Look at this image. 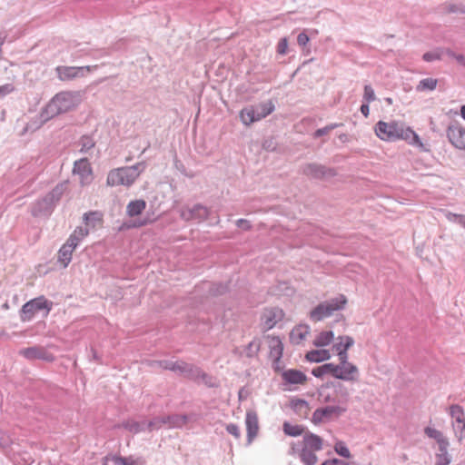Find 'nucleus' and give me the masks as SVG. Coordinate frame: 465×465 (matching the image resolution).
Returning a JSON list of instances; mask_svg holds the SVG:
<instances>
[{
	"label": "nucleus",
	"instance_id": "nucleus-1",
	"mask_svg": "<svg viewBox=\"0 0 465 465\" xmlns=\"http://www.w3.org/2000/svg\"><path fill=\"white\" fill-rule=\"evenodd\" d=\"M82 102V96L79 92L63 91L56 94L49 103L42 109L38 115V120L31 121L25 131H35L45 123L56 115L68 113L78 107Z\"/></svg>",
	"mask_w": 465,
	"mask_h": 465
},
{
	"label": "nucleus",
	"instance_id": "nucleus-2",
	"mask_svg": "<svg viewBox=\"0 0 465 465\" xmlns=\"http://www.w3.org/2000/svg\"><path fill=\"white\" fill-rule=\"evenodd\" d=\"M376 135L386 142H395L398 140H405L410 144L423 148V143L420 140L418 134L403 123L391 121H379L374 128Z\"/></svg>",
	"mask_w": 465,
	"mask_h": 465
},
{
	"label": "nucleus",
	"instance_id": "nucleus-3",
	"mask_svg": "<svg viewBox=\"0 0 465 465\" xmlns=\"http://www.w3.org/2000/svg\"><path fill=\"white\" fill-rule=\"evenodd\" d=\"M146 164L144 162L137 163L132 166L116 168L109 172L106 179L108 186H130L144 171Z\"/></svg>",
	"mask_w": 465,
	"mask_h": 465
},
{
	"label": "nucleus",
	"instance_id": "nucleus-4",
	"mask_svg": "<svg viewBox=\"0 0 465 465\" xmlns=\"http://www.w3.org/2000/svg\"><path fill=\"white\" fill-rule=\"evenodd\" d=\"M148 365L151 368H162L163 370H170L175 373L181 374L191 380L198 381L204 379L206 374L198 367L186 363L184 361H150Z\"/></svg>",
	"mask_w": 465,
	"mask_h": 465
},
{
	"label": "nucleus",
	"instance_id": "nucleus-5",
	"mask_svg": "<svg viewBox=\"0 0 465 465\" xmlns=\"http://www.w3.org/2000/svg\"><path fill=\"white\" fill-rule=\"evenodd\" d=\"M148 365L151 368H162L163 370H170L175 373L181 374L191 380L198 381L204 379L206 374L198 367L186 363L184 361H150Z\"/></svg>",
	"mask_w": 465,
	"mask_h": 465
},
{
	"label": "nucleus",
	"instance_id": "nucleus-6",
	"mask_svg": "<svg viewBox=\"0 0 465 465\" xmlns=\"http://www.w3.org/2000/svg\"><path fill=\"white\" fill-rule=\"evenodd\" d=\"M64 192V184H57L45 197L36 201L31 208L34 216H48Z\"/></svg>",
	"mask_w": 465,
	"mask_h": 465
},
{
	"label": "nucleus",
	"instance_id": "nucleus-7",
	"mask_svg": "<svg viewBox=\"0 0 465 465\" xmlns=\"http://www.w3.org/2000/svg\"><path fill=\"white\" fill-rule=\"evenodd\" d=\"M274 104L272 101H266L255 105L244 107L240 112V119L244 125H250L271 114L274 111Z\"/></svg>",
	"mask_w": 465,
	"mask_h": 465
},
{
	"label": "nucleus",
	"instance_id": "nucleus-8",
	"mask_svg": "<svg viewBox=\"0 0 465 465\" xmlns=\"http://www.w3.org/2000/svg\"><path fill=\"white\" fill-rule=\"evenodd\" d=\"M346 302V298L343 295L323 302L311 311L310 318L313 322L322 321L332 315L334 312L341 310Z\"/></svg>",
	"mask_w": 465,
	"mask_h": 465
},
{
	"label": "nucleus",
	"instance_id": "nucleus-9",
	"mask_svg": "<svg viewBox=\"0 0 465 465\" xmlns=\"http://www.w3.org/2000/svg\"><path fill=\"white\" fill-rule=\"evenodd\" d=\"M50 309L47 301L44 297H38L23 305L20 317L23 322H27L32 320L37 312L45 311L47 313Z\"/></svg>",
	"mask_w": 465,
	"mask_h": 465
},
{
	"label": "nucleus",
	"instance_id": "nucleus-10",
	"mask_svg": "<svg viewBox=\"0 0 465 465\" xmlns=\"http://www.w3.org/2000/svg\"><path fill=\"white\" fill-rule=\"evenodd\" d=\"M346 411L347 409L345 407L338 405L318 408L312 413V421L316 425L324 423L331 420L333 418L340 417Z\"/></svg>",
	"mask_w": 465,
	"mask_h": 465
},
{
	"label": "nucleus",
	"instance_id": "nucleus-11",
	"mask_svg": "<svg viewBox=\"0 0 465 465\" xmlns=\"http://www.w3.org/2000/svg\"><path fill=\"white\" fill-rule=\"evenodd\" d=\"M97 68L94 66H57L55 68L57 77L61 81H71L75 78L83 77L90 73L93 69Z\"/></svg>",
	"mask_w": 465,
	"mask_h": 465
},
{
	"label": "nucleus",
	"instance_id": "nucleus-12",
	"mask_svg": "<svg viewBox=\"0 0 465 465\" xmlns=\"http://www.w3.org/2000/svg\"><path fill=\"white\" fill-rule=\"evenodd\" d=\"M332 376L345 381H357L360 376L359 369L353 363L333 364Z\"/></svg>",
	"mask_w": 465,
	"mask_h": 465
},
{
	"label": "nucleus",
	"instance_id": "nucleus-13",
	"mask_svg": "<svg viewBox=\"0 0 465 465\" xmlns=\"http://www.w3.org/2000/svg\"><path fill=\"white\" fill-rule=\"evenodd\" d=\"M209 215L207 207L202 204H194L193 206H184L180 210V216L184 221L203 222Z\"/></svg>",
	"mask_w": 465,
	"mask_h": 465
},
{
	"label": "nucleus",
	"instance_id": "nucleus-14",
	"mask_svg": "<svg viewBox=\"0 0 465 465\" xmlns=\"http://www.w3.org/2000/svg\"><path fill=\"white\" fill-rule=\"evenodd\" d=\"M74 175H77L82 186L90 184L93 181V172L90 163L86 158H82L74 162Z\"/></svg>",
	"mask_w": 465,
	"mask_h": 465
},
{
	"label": "nucleus",
	"instance_id": "nucleus-15",
	"mask_svg": "<svg viewBox=\"0 0 465 465\" xmlns=\"http://www.w3.org/2000/svg\"><path fill=\"white\" fill-rule=\"evenodd\" d=\"M245 427L247 431V444L251 445L258 436L260 425L258 414L253 410H248L245 415Z\"/></svg>",
	"mask_w": 465,
	"mask_h": 465
},
{
	"label": "nucleus",
	"instance_id": "nucleus-16",
	"mask_svg": "<svg viewBox=\"0 0 465 465\" xmlns=\"http://www.w3.org/2000/svg\"><path fill=\"white\" fill-rule=\"evenodd\" d=\"M302 173L308 177L322 179L335 175V171L318 163H307L302 167Z\"/></svg>",
	"mask_w": 465,
	"mask_h": 465
},
{
	"label": "nucleus",
	"instance_id": "nucleus-17",
	"mask_svg": "<svg viewBox=\"0 0 465 465\" xmlns=\"http://www.w3.org/2000/svg\"><path fill=\"white\" fill-rule=\"evenodd\" d=\"M447 137L459 150H465V128L459 124H450L447 129Z\"/></svg>",
	"mask_w": 465,
	"mask_h": 465
},
{
	"label": "nucleus",
	"instance_id": "nucleus-18",
	"mask_svg": "<svg viewBox=\"0 0 465 465\" xmlns=\"http://www.w3.org/2000/svg\"><path fill=\"white\" fill-rule=\"evenodd\" d=\"M452 454L450 451V441L438 431V465H450Z\"/></svg>",
	"mask_w": 465,
	"mask_h": 465
},
{
	"label": "nucleus",
	"instance_id": "nucleus-19",
	"mask_svg": "<svg viewBox=\"0 0 465 465\" xmlns=\"http://www.w3.org/2000/svg\"><path fill=\"white\" fill-rule=\"evenodd\" d=\"M19 354L30 361L44 360L51 361L54 360V357L51 353H49L45 348L38 346L22 349L19 351Z\"/></svg>",
	"mask_w": 465,
	"mask_h": 465
},
{
	"label": "nucleus",
	"instance_id": "nucleus-20",
	"mask_svg": "<svg viewBox=\"0 0 465 465\" xmlns=\"http://www.w3.org/2000/svg\"><path fill=\"white\" fill-rule=\"evenodd\" d=\"M282 317V310L279 308L266 309L262 315V324L265 330H271Z\"/></svg>",
	"mask_w": 465,
	"mask_h": 465
},
{
	"label": "nucleus",
	"instance_id": "nucleus-21",
	"mask_svg": "<svg viewBox=\"0 0 465 465\" xmlns=\"http://www.w3.org/2000/svg\"><path fill=\"white\" fill-rule=\"evenodd\" d=\"M323 446V440L322 439L312 432H307L303 436V448L313 450V451H319L322 450Z\"/></svg>",
	"mask_w": 465,
	"mask_h": 465
},
{
	"label": "nucleus",
	"instance_id": "nucleus-22",
	"mask_svg": "<svg viewBox=\"0 0 465 465\" xmlns=\"http://www.w3.org/2000/svg\"><path fill=\"white\" fill-rule=\"evenodd\" d=\"M89 234V229L87 227L78 226L74 229L73 233L69 236L66 244H69L73 249H76V247L83 242V240Z\"/></svg>",
	"mask_w": 465,
	"mask_h": 465
},
{
	"label": "nucleus",
	"instance_id": "nucleus-23",
	"mask_svg": "<svg viewBox=\"0 0 465 465\" xmlns=\"http://www.w3.org/2000/svg\"><path fill=\"white\" fill-rule=\"evenodd\" d=\"M282 379L290 384H302L306 381V375L297 370H287L282 372Z\"/></svg>",
	"mask_w": 465,
	"mask_h": 465
},
{
	"label": "nucleus",
	"instance_id": "nucleus-24",
	"mask_svg": "<svg viewBox=\"0 0 465 465\" xmlns=\"http://www.w3.org/2000/svg\"><path fill=\"white\" fill-rule=\"evenodd\" d=\"M116 427H123L134 434L147 430L146 420L137 421L134 420H128L124 421L122 424L117 425Z\"/></svg>",
	"mask_w": 465,
	"mask_h": 465
},
{
	"label": "nucleus",
	"instance_id": "nucleus-25",
	"mask_svg": "<svg viewBox=\"0 0 465 465\" xmlns=\"http://www.w3.org/2000/svg\"><path fill=\"white\" fill-rule=\"evenodd\" d=\"M146 207V202L139 199L131 201L126 206V214L129 217H135L141 214Z\"/></svg>",
	"mask_w": 465,
	"mask_h": 465
},
{
	"label": "nucleus",
	"instance_id": "nucleus-26",
	"mask_svg": "<svg viewBox=\"0 0 465 465\" xmlns=\"http://www.w3.org/2000/svg\"><path fill=\"white\" fill-rule=\"evenodd\" d=\"M310 333L308 325H299L295 327L290 333V339L292 343L299 344Z\"/></svg>",
	"mask_w": 465,
	"mask_h": 465
},
{
	"label": "nucleus",
	"instance_id": "nucleus-27",
	"mask_svg": "<svg viewBox=\"0 0 465 465\" xmlns=\"http://www.w3.org/2000/svg\"><path fill=\"white\" fill-rule=\"evenodd\" d=\"M283 344L278 337H273L270 341V356L274 361H279L282 356Z\"/></svg>",
	"mask_w": 465,
	"mask_h": 465
},
{
	"label": "nucleus",
	"instance_id": "nucleus-28",
	"mask_svg": "<svg viewBox=\"0 0 465 465\" xmlns=\"http://www.w3.org/2000/svg\"><path fill=\"white\" fill-rule=\"evenodd\" d=\"M163 418L169 428H182L188 422V416L184 414H173Z\"/></svg>",
	"mask_w": 465,
	"mask_h": 465
},
{
	"label": "nucleus",
	"instance_id": "nucleus-29",
	"mask_svg": "<svg viewBox=\"0 0 465 465\" xmlns=\"http://www.w3.org/2000/svg\"><path fill=\"white\" fill-rule=\"evenodd\" d=\"M74 249L70 247L69 244L64 243L58 252V262L66 268L72 261V254Z\"/></svg>",
	"mask_w": 465,
	"mask_h": 465
},
{
	"label": "nucleus",
	"instance_id": "nucleus-30",
	"mask_svg": "<svg viewBox=\"0 0 465 465\" xmlns=\"http://www.w3.org/2000/svg\"><path fill=\"white\" fill-rule=\"evenodd\" d=\"M307 361L311 362H321L327 361L331 358V353L328 350H312L306 354Z\"/></svg>",
	"mask_w": 465,
	"mask_h": 465
},
{
	"label": "nucleus",
	"instance_id": "nucleus-31",
	"mask_svg": "<svg viewBox=\"0 0 465 465\" xmlns=\"http://www.w3.org/2000/svg\"><path fill=\"white\" fill-rule=\"evenodd\" d=\"M291 408L301 417H306L309 412V403L305 400L293 399L291 401Z\"/></svg>",
	"mask_w": 465,
	"mask_h": 465
},
{
	"label": "nucleus",
	"instance_id": "nucleus-32",
	"mask_svg": "<svg viewBox=\"0 0 465 465\" xmlns=\"http://www.w3.org/2000/svg\"><path fill=\"white\" fill-rule=\"evenodd\" d=\"M334 334L331 331H322L313 341L316 347H324L329 345L333 340Z\"/></svg>",
	"mask_w": 465,
	"mask_h": 465
},
{
	"label": "nucleus",
	"instance_id": "nucleus-33",
	"mask_svg": "<svg viewBox=\"0 0 465 465\" xmlns=\"http://www.w3.org/2000/svg\"><path fill=\"white\" fill-rule=\"evenodd\" d=\"M315 452L302 447L300 452V459L302 463L305 465H315L318 462Z\"/></svg>",
	"mask_w": 465,
	"mask_h": 465
},
{
	"label": "nucleus",
	"instance_id": "nucleus-34",
	"mask_svg": "<svg viewBox=\"0 0 465 465\" xmlns=\"http://www.w3.org/2000/svg\"><path fill=\"white\" fill-rule=\"evenodd\" d=\"M449 413L450 417L453 419L452 423H461L465 421V415L463 409L457 404H453L449 407Z\"/></svg>",
	"mask_w": 465,
	"mask_h": 465
},
{
	"label": "nucleus",
	"instance_id": "nucleus-35",
	"mask_svg": "<svg viewBox=\"0 0 465 465\" xmlns=\"http://www.w3.org/2000/svg\"><path fill=\"white\" fill-rule=\"evenodd\" d=\"M283 432L292 437H297L302 434L303 428L300 425H292L288 421H285L282 425Z\"/></svg>",
	"mask_w": 465,
	"mask_h": 465
},
{
	"label": "nucleus",
	"instance_id": "nucleus-36",
	"mask_svg": "<svg viewBox=\"0 0 465 465\" xmlns=\"http://www.w3.org/2000/svg\"><path fill=\"white\" fill-rule=\"evenodd\" d=\"M436 88V79L426 78L420 81L416 86L417 92L433 91Z\"/></svg>",
	"mask_w": 465,
	"mask_h": 465
},
{
	"label": "nucleus",
	"instance_id": "nucleus-37",
	"mask_svg": "<svg viewBox=\"0 0 465 465\" xmlns=\"http://www.w3.org/2000/svg\"><path fill=\"white\" fill-rule=\"evenodd\" d=\"M84 223L86 226L94 227L97 222L101 221V214L98 212L85 213L83 216Z\"/></svg>",
	"mask_w": 465,
	"mask_h": 465
},
{
	"label": "nucleus",
	"instance_id": "nucleus-38",
	"mask_svg": "<svg viewBox=\"0 0 465 465\" xmlns=\"http://www.w3.org/2000/svg\"><path fill=\"white\" fill-rule=\"evenodd\" d=\"M312 373L317 378H322L325 374H331L332 376V363H325L322 366L314 368Z\"/></svg>",
	"mask_w": 465,
	"mask_h": 465
},
{
	"label": "nucleus",
	"instance_id": "nucleus-39",
	"mask_svg": "<svg viewBox=\"0 0 465 465\" xmlns=\"http://www.w3.org/2000/svg\"><path fill=\"white\" fill-rule=\"evenodd\" d=\"M444 57H454L460 64L464 66L465 56L461 54L454 55L453 53L449 49H438V60L443 59Z\"/></svg>",
	"mask_w": 465,
	"mask_h": 465
},
{
	"label": "nucleus",
	"instance_id": "nucleus-40",
	"mask_svg": "<svg viewBox=\"0 0 465 465\" xmlns=\"http://www.w3.org/2000/svg\"><path fill=\"white\" fill-rule=\"evenodd\" d=\"M444 57H454L460 64L464 66L465 56L461 54L454 55L453 53L449 49H438V60L443 59Z\"/></svg>",
	"mask_w": 465,
	"mask_h": 465
},
{
	"label": "nucleus",
	"instance_id": "nucleus-41",
	"mask_svg": "<svg viewBox=\"0 0 465 465\" xmlns=\"http://www.w3.org/2000/svg\"><path fill=\"white\" fill-rule=\"evenodd\" d=\"M334 450L338 455L343 458L350 459L351 457V451L343 441H337L334 445Z\"/></svg>",
	"mask_w": 465,
	"mask_h": 465
},
{
	"label": "nucleus",
	"instance_id": "nucleus-42",
	"mask_svg": "<svg viewBox=\"0 0 465 465\" xmlns=\"http://www.w3.org/2000/svg\"><path fill=\"white\" fill-rule=\"evenodd\" d=\"M79 144L80 152L85 153L94 146V141L90 136H83Z\"/></svg>",
	"mask_w": 465,
	"mask_h": 465
},
{
	"label": "nucleus",
	"instance_id": "nucleus-43",
	"mask_svg": "<svg viewBox=\"0 0 465 465\" xmlns=\"http://www.w3.org/2000/svg\"><path fill=\"white\" fill-rule=\"evenodd\" d=\"M442 8L447 13H460L465 14V5H456L452 3H446L442 5Z\"/></svg>",
	"mask_w": 465,
	"mask_h": 465
},
{
	"label": "nucleus",
	"instance_id": "nucleus-44",
	"mask_svg": "<svg viewBox=\"0 0 465 465\" xmlns=\"http://www.w3.org/2000/svg\"><path fill=\"white\" fill-rule=\"evenodd\" d=\"M165 424L163 417H156L150 421H146V429L148 431L159 430L162 425Z\"/></svg>",
	"mask_w": 465,
	"mask_h": 465
},
{
	"label": "nucleus",
	"instance_id": "nucleus-45",
	"mask_svg": "<svg viewBox=\"0 0 465 465\" xmlns=\"http://www.w3.org/2000/svg\"><path fill=\"white\" fill-rule=\"evenodd\" d=\"M341 345H342L341 342H336L333 345V348L337 351V354L339 357L340 362L338 364L350 363V361H348V353H347V351H344V350H341Z\"/></svg>",
	"mask_w": 465,
	"mask_h": 465
},
{
	"label": "nucleus",
	"instance_id": "nucleus-46",
	"mask_svg": "<svg viewBox=\"0 0 465 465\" xmlns=\"http://www.w3.org/2000/svg\"><path fill=\"white\" fill-rule=\"evenodd\" d=\"M456 437L460 441L465 439V420L461 423H452Z\"/></svg>",
	"mask_w": 465,
	"mask_h": 465
},
{
	"label": "nucleus",
	"instance_id": "nucleus-47",
	"mask_svg": "<svg viewBox=\"0 0 465 465\" xmlns=\"http://www.w3.org/2000/svg\"><path fill=\"white\" fill-rule=\"evenodd\" d=\"M340 124H331L329 125H326L325 127L323 128H320L318 130L315 131V133L313 134V137L314 138H319L322 135H326L328 134L331 130L335 129L336 127H338Z\"/></svg>",
	"mask_w": 465,
	"mask_h": 465
},
{
	"label": "nucleus",
	"instance_id": "nucleus-48",
	"mask_svg": "<svg viewBox=\"0 0 465 465\" xmlns=\"http://www.w3.org/2000/svg\"><path fill=\"white\" fill-rule=\"evenodd\" d=\"M375 99L376 96L373 88L371 85L366 84L364 86L363 100L366 103H371L375 101Z\"/></svg>",
	"mask_w": 465,
	"mask_h": 465
},
{
	"label": "nucleus",
	"instance_id": "nucleus-49",
	"mask_svg": "<svg viewBox=\"0 0 465 465\" xmlns=\"http://www.w3.org/2000/svg\"><path fill=\"white\" fill-rule=\"evenodd\" d=\"M260 350V343L256 341H251L246 348V355L248 357H253L257 354Z\"/></svg>",
	"mask_w": 465,
	"mask_h": 465
},
{
	"label": "nucleus",
	"instance_id": "nucleus-50",
	"mask_svg": "<svg viewBox=\"0 0 465 465\" xmlns=\"http://www.w3.org/2000/svg\"><path fill=\"white\" fill-rule=\"evenodd\" d=\"M338 340L342 343L341 350L344 351H347L354 344V340L351 336H340Z\"/></svg>",
	"mask_w": 465,
	"mask_h": 465
},
{
	"label": "nucleus",
	"instance_id": "nucleus-51",
	"mask_svg": "<svg viewBox=\"0 0 465 465\" xmlns=\"http://www.w3.org/2000/svg\"><path fill=\"white\" fill-rule=\"evenodd\" d=\"M114 463L117 465H137V461L132 457H115Z\"/></svg>",
	"mask_w": 465,
	"mask_h": 465
},
{
	"label": "nucleus",
	"instance_id": "nucleus-52",
	"mask_svg": "<svg viewBox=\"0 0 465 465\" xmlns=\"http://www.w3.org/2000/svg\"><path fill=\"white\" fill-rule=\"evenodd\" d=\"M226 431L235 437L236 439H239L241 437V430L238 425L234 423H229L226 425Z\"/></svg>",
	"mask_w": 465,
	"mask_h": 465
},
{
	"label": "nucleus",
	"instance_id": "nucleus-53",
	"mask_svg": "<svg viewBox=\"0 0 465 465\" xmlns=\"http://www.w3.org/2000/svg\"><path fill=\"white\" fill-rule=\"evenodd\" d=\"M288 50V40L286 37L282 38L277 45V53L279 54H285Z\"/></svg>",
	"mask_w": 465,
	"mask_h": 465
},
{
	"label": "nucleus",
	"instance_id": "nucleus-54",
	"mask_svg": "<svg viewBox=\"0 0 465 465\" xmlns=\"http://www.w3.org/2000/svg\"><path fill=\"white\" fill-rule=\"evenodd\" d=\"M322 465H349L347 461L339 459H330L322 463Z\"/></svg>",
	"mask_w": 465,
	"mask_h": 465
},
{
	"label": "nucleus",
	"instance_id": "nucleus-55",
	"mask_svg": "<svg viewBox=\"0 0 465 465\" xmlns=\"http://www.w3.org/2000/svg\"><path fill=\"white\" fill-rule=\"evenodd\" d=\"M309 40V36L303 32L300 33L297 36V43L301 46H305L308 44Z\"/></svg>",
	"mask_w": 465,
	"mask_h": 465
},
{
	"label": "nucleus",
	"instance_id": "nucleus-56",
	"mask_svg": "<svg viewBox=\"0 0 465 465\" xmlns=\"http://www.w3.org/2000/svg\"><path fill=\"white\" fill-rule=\"evenodd\" d=\"M236 225L237 227L244 230V231H248L251 229V223L248 220H245V219H239L236 221Z\"/></svg>",
	"mask_w": 465,
	"mask_h": 465
},
{
	"label": "nucleus",
	"instance_id": "nucleus-57",
	"mask_svg": "<svg viewBox=\"0 0 465 465\" xmlns=\"http://www.w3.org/2000/svg\"><path fill=\"white\" fill-rule=\"evenodd\" d=\"M336 391L344 399V401H348L350 394L348 390L342 384H339Z\"/></svg>",
	"mask_w": 465,
	"mask_h": 465
},
{
	"label": "nucleus",
	"instance_id": "nucleus-58",
	"mask_svg": "<svg viewBox=\"0 0 465 465\" xmlns=\"http://www.w3.org/2000/svg\"><path fill=\"white\" fill-rule=\"evenodd\" d=\"M12 90L13 88L9 84L0 86V97L9 94Z\"/></svg>",
	"mask_w": 465,
	"mask_h": 465
},
{
	"label": "nucleus",
	"instance_id": "nucleus-59",
	"mask_svg": "<svg viewBox=\"0 0 465 465\" xmlns=\"http://www.w3.org/2000/svg\"><path fill=\"white\" fill-rule=\"evenodd\" d=\"M369 103H366V104H362L361 106V113L365 116L367 117L370 114V107H369Z\"/></svg>",
	"mask_w": 465,
	"mask_h": 465
},
{
	"label": "nucleus",
	"instance_id": "nucleus-60",
	"mask_svg": "<svg viewBox=\"0 0 465 465\" xmlns=\"http://www.w3.org/2000/svg\"><path fill=\"white\" fill-rule=\"evenodd\" d=\"M425 433L430 437V438H432V439H435L436 438V430L433 429V428H430V427H427L425 429Z\"/></svg>",
	"mask_w": 465,
	"mask_h": 465
},
{
	"label": "nucleus",
	"instance_id": "nucleus-61",
	"mask_svg": "<svg viewBox=\"0 0 465 465\" xmlns=\"http://www.w3.org/2000/svg\"><path fill=\"white\" fill-rule=\"evenodd\" d=\"M321 397L322 398V402L324 403L335 401L334 399L330 394L325 395L324 393L322 392Z\"/></svg>",
	"mask_w": 465,
	"mask_h": 465
},
{
	"label": "nucleus",
	"instance_id": "nucleus-62",
	"mask_svg": "<svg viewBox=\"0 0 465 465\" xmlns=\"http://www.w3.org/2000/svg\"><path fill=\"white\" fill-rule=\"evenodd\" d=\"M436 58V55L433 53H426L423 54V59L427 62H431Z\"/></svg>",
	"mask_w": 465,
	"mask_h": 465
},
{
	"label": "nucleus",
	"instance_id": "nucleus-63",
	"mask_svg": "<svg viewBox=\"0 0 465 465\" xmlns=\"http://www.w3.org/2000/svg\"><path fill=\"white\" fill-rule=\"evenodd\" d=\"M9 444L8 440L5 439V437L0 434V448H5Z\"/></svg>",
	"mask_w": 465,
	"mask_h": 465
},
{
	"label": "nucleus",
	"instance_id": "nucleus-64",
	"mask_svg": "<svg viewBox=\"0 0 465 465\" xmlns=\"http://www.w3.org/2000/svg\"><path fill=\"white\" fill-rule=\"evenodd\" d=\"M453 216L456 218H459V223L465 228V216H462V215L457 216L455 214Z\"/></svg>",
	"mask_w": 465,
	"mask_h": 465
}]
</instances>
